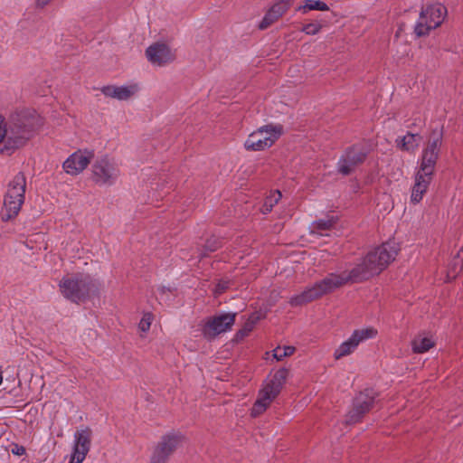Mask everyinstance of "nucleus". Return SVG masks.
I'll list each match as a JSON object with an SVG mask.
<instances>
[{
	"label": "nucleus",
	"mask_w": 463,
	"mask_h": 463,
	"mask_svg": "<svg viewBox=\"0 0 463 463\" xmlns=\"http://www.w3.org/2000/svg\"><path fill=\"white\" fill-rule=\"evenodd\" d=\"M398 251L394 242H386L355 257L349 269V281H363L380 274L395 260Z\"/></svg>",
	"instance_id": "obj_1"
},
{
	"label": "nucleus",
	"mask_w": 463,
	"mask_h": 463,
	"mask_svg": "<svg viewBox=\"0 0 463 463\" xmlns=\"http://www.w3.org/2000/svg\"><path fill=\"white\" fill-rule=\"evenodd\" d=\"M11 137L8 149H19L43 126V118L34 109H24L17 113L8 124Z\"/></svg>",
	"instance_id": "obj_2"
},
{
	"label": "nucleus",
	"mask_w": 463,
	"mask_h": 463,
	"mask_svg": "<svg viewBox=\"0 0 463 463\" xmlns=\"http://www.w3.org/2000/svg\"><path fill=\"white\" fill-rule=\"evenodd\" d=\"M59 287L64 298L79 303L89 296L97 294L99 289V282L86 274H71L63 277Z\"/></svg>",
	"instance_id": "obj_3"
},
{
	"label": "nucleus",
	"mask_w": 463,
	"mask_h": 463,
	"mask_svg": "<svg viewBox=\"0 0 463 463\" xmlns=\"http://www.w3.org/2000/svg\"><path fill=\"white\" fill-rule=\"evenodd\" d=\"M288 376V369L279 368L267 377L262 384V388L260 390L259 397L251 409L252 416H259L268 409L281 392Z\"/></svg>",
	"instance_id": "obj_4"
},
{
	"label": "nucleus",
	"mask_w": 463,
	"mask_h": 463,
	"mask_svg": "<svg viewBox=\"0 0 463 463\" xmlns=\"http://www.w3.org/2000/svg\"><path fill=\"white\" fill-rule=\"evenodd\" d=\"M347 281V277L343 273H331L320 281L307 288L299 294L293 296L289 303L291 306H301L311 302L326 294L331 293L342 287Z\"/></svg>",
	"instance_id": "obj_5"
},
{
	"label": "nucleus",
	"mask_w": 463,
	"mask_h": 463,
	"mask_svg": "<svg viewBox=\"0 0 463 463\" xmlns=\"http://www.w3.org/2000/svg\"><path fill=\"white\" fill-rule=\"evenodd\" d=\"M26 189L25 176L19 173L9 182L4 197L2 220L7 222L19 213L24 203Z\"/></svg>",
	"instance_id": "obj_6"
},
{
	"label": "nucleus",
	"mask_w": 463,
	"mask_h": 463,
	"mask_svg": "<svg viewBox=\"0 0 463 463\" xmlns=\"http://www.w3.org/2000/svg\"><path fill=\"white\" fill-rule=\"evenodd\" d=\"M282 134L281 125L267 124L252 131L245 139L243 146L247 151H264L271 147Z\"/></svg>",
	"instance_id": "obj_7"
},
{
	"label": "nucleus",
	"mask_w": 463,
	"mask_h": 463,
	"mask_svg": "<svg viewBox=\"0 0 463 463\" xmlns=\"http://www.w3.org/2000/svg\"><path fill=\"white\" fill-rule=\"evenodd\" d=\"M121 175L116 159L109 156H101L91 165V180L101 187L114 185Z\"/></svg>",
	"instance_id": "obj_8"
},
{
	"label": "nucleus",
	"mask_w": 463,
	"mask_h": 463,
	"mask_svg": "<svg viewBox=\"0 0 463 463\" xmlns=\"http://www.w3.org/2000/svg\"><path fill=\"white\" fill-rule=\"evenodd\" d=\"M446 6L439 3L428 5L422 7L419 19L414 27V33L418 37L425 36L441 25L447 16Z\"/></svg>",
	"instance_id": "obj_9"
},
{
	"label": "nucleus",
	"mask_w": 463,
	"mask_h": 463,
	"mask_svg": "<svg viewBox=\"0 0 463 463\" xmlns=\"http://www.w3.org/2000/svg\"><path fill=\"white\" fill-rule=\"evenodd\" d=\"M441 143L442 134L439 131H433L426 144V146L422 150L419 171L432 175L434 174Z\"/></svg>",
	"instance_id": "obj_10"
},
{
	"label": "nucleus",
	"mask_w": 463,
	"mask_h": 463,
	"mask_svg": "<svg viewBox=\"0 0 463 463\" xmlns=\"http://www.w3.org/2000/svg\"><path fill=\"white\" fill-rule=\"evenodd\" d=\"M146 57L151 65L164 67L175 60V52L165 42H156L146 49Z\"/></svg>",
	"instance_id": "obj_11"
},
{
	"label": "nucleus",
	"mask_w": 463,
	"mask_h": 463,
	"mask_svg": "<svg viewBox=\"0 0 463 463\" xmlns=\"http://www.w3.org/2000/svg\"><path fill=\"white\" fill-rule=\"evenodd\" d=\"M236 313H222L209 317L202 324L204 337L213 338L232 329L235 322Z\"/></svg>",
	"instance_id": "obj_12"
},
{
	"label": "nucleus",
	"mask_w": 463,
	"mask_h": 463,
	"mask_svg": "<svg viewBox=\"0 0 463 463\" xmlns=\"http://www.w3.org/2000/svg\"><path fill=\"white\" fill-rule=\"evenodd\" d=\"M92 432L89 428L77 430L74 433L72 451L69 463H82L90 449Z\"/></svg>",
	"instance_id": "obj_13"
},
{
	"label": "nucleus",
	"mask_w": 463,
	"mask_h": 463,
	"mask_svg": "<svg viewBox=\"0 0 463 463\" xmlns=\"http://www.w3.org/2000/svg\"><path fill=\"white\" fill-rule=\"evenodd\" d=\"M92 158V151L79 149L67 157L62 164V168L68 175H78L88 167Z\"/></svg>",
	"instance_id": "obj_14"
},
{
	"label": "nucleus",
	"mask_w": 463,
	"mask_h": 463,
	"mask_svg": "<svg viewBox=\"0 0 463 463\" xmlns=\"http://www.w3.org/2000/svg\"><path fill=\"white\" fill-rule=\"evenodd\" d=\"M376 392L373 389H366L355 396L353 409L349 411V422L358 421L360 418L368 412L374 402Z\"/></svg>",
	"instance_id": "obj_15"
},
{
	"label": "nucleus",
	"mask_w": 463,
	"mask_h": 463,
	"mask_svg": "<svg viewBox=\"0 0 463 463\" xmlns=\"http://www.w3.org/2000/svg\"><path fill=\"white\" fill-rule=\"evenodd\" d=\"M184 439V437L181 433H168L162 438L153 453L168 460L169 457L181 446Z\"/></svg>",
	"instance_id": "obj_16"
},
{
	"label": "nucleus",
	"mask_w": 463,
	"mask_h": 463,
	"mask_svg": "<svg viewBox=\"0 0 463 463\" xmlns=\"http://www.w3.org/2000/svg\"><path fill=\"white\" fill-rule=\"evenodd\" d=\"M139 84L132 82L120 86L108 85L101 89V92L108 98L124 101L134 97L139 91Z\"/></svg>",
	"instance_id": "obj_17"
},
{
	"label": "nucleus",
	"mask_w": 463,
	"mask_h": 463,
	"mask_svg": "<svg viewBox=\"0 0 463 463\" xmlns=\"http://www.w3.org/2000/svg\"><path fill=\"white\" fill-rule=\"evenodd\" d=\"M292 0H279L276 2L266 13L260 24V29H265L282 16L290 7Z\"/></svg>",
	"instance_id": "obj_18"
},
{
	"label": "nucleus",
	"mask_w": 463,
	"mask_h": 463,
	"mask_svg": "<svg viewBox=\"0 0 463 463\" xmlns=\"http://www.w3.org/2000/svg\"><path fill=\"white\" fill-rule=\"evenodd\" d=\"M432 174L423 173L422 171L417 172L415 176V183L412 187L411 195V200L412 203H417L421 201L432 180Z\"/></svg>",
	"instance_id": "obj_19"
},
{
	"label": "nucleus",
	"mask_w": 463,
	"mask_h": 463,
	"mask_svg": "<svg viewBox=\"0 0 463 463\" xmlns=\"http://www.w3.org/2000/svg\"><path fill=\"white\" fill-rule=\"evenodd\" d=\"M377 335V329L373 326L354 330L349 337V354H351L361 343L373 339Z\"/></svg>",
	"instance_id": "obj_20"
},
{
	"label": "nucleus",
	"mask_w": 463,
	"mask_h": 463,
	"mask_svg": "<svg viewBox=\"0 0 463 463\" xmlns=\"http://www.w3.org/2000/svg\"><path fill=\"white\" fill-rule=\"evenodd\" d=\"M335 222L334 217L315 221L309 225V232L314 237L329 236Z\"/></svg>",
	"instance_id": "obj_21"
},
{
	"label": "nucleus",
	"mask_w": 463,
	"mask_h": 463,
	"mask_svg": "<svg viewBox=\"0 0 463 463\" xmlns=\"http://www.w3.org/2000/svg\"><path fill=\"white\" fill-rule=\"evenodd\" d=\"M371 150V145L367 141L355 144L349 149V165H357L365 159Z\"/></svg>",
	"instance_id": "obj_22"
},
{
	"label": "nucleus",
	"mask_w": 463,
	"mask_h": 463,
	"mask_svg": "<svg viewBox=\"0 0 463 463\" xmlns=\"http://www.w3.org/2000/svg\"><path fill=\"white\" fill-rule=\"evenodd\" d=\"M421 140V137L418 134H412L408 132L403 137H399L396 139V146L399 149L403 151H414L420 142Z\"/></svg>",
	"instance_id": "obj_23"
},
{
	"label": "nucleus",
	"mask_w": 463,
	"mask_h": 463,
	"mask_svg": "<svg viewBox=\"0 0 463 463\" xmlns=\"http://www.w3.org/2000/svg\"><path fill=\"white\" fill-rule=\"evenodd\" d=\"M13 137L9 125L6 123L5 118L0 117V153L1 154H12L16 149H8V140Z\"/></svg>",
	"instance_id": "obj_24"
},
{
	"label": "nucleus",
	"mask_w": 463,
	"mask_h": 463,
	"mask_svg": "<svg viewBox=\"0 0 463 463\" xmlns=\"http://www.w3.org/2000/svg\"><path fill=\"white\" fill-rule=\"evenodd\" d=\"M434 344V340L430 335L420 334L412 340L411 346L414 353L423 354L433 347Z\"/></svg>",
	"instance_id": "obj_25"
},
{
	"label": "nucleus",
	"mask_w": 463,
	"mask_h": 463,
	"mask_svg": "<svg viewBox=\"0 0 463 463\" xmlns=\"http://www.w3.org/2000/svg\"><path fill=\"white\" fill-rule=\"evenodd\" d=\"M312 10L328 11L329 6L325 2L320 0H306L304 5H301L297 8L298 12L304 14Z\"/></svg>",
	"instance_id": "obj_26"
},
{
	"label": "nucleus",
	"mask_w": 463,
	"mask_h": 463,
	"mask_svg": "<svg viewBox=\"0 0 463 463\" xmlns=\"http://www.w3.org/2000/svg\"><path fill=\"white\" fill-rule=\"evenodd\" d=\"M463 270V249L458 252V256L452 260L449 269L448 280L454 279L459 272Z\"/></svg>",
	"instance_id": "obj_27"
},
{
	"label": "nucleus",
	"mask_w": 463,
	"mask_h": 463,
	"mask_svg": "<svg viewBox=\"0 0 463 463\" xmlns=\"http://www.w3.org/2000/svg\"><path fill=\"white\" fill-rule=\"evenodd\" d=\"M280 199L281 194L279 191L271 192L269 195L266 197L261 212L263 213H269L272 210L273 206L277 204Z\"/></svg>",
	"instance_id": "obj_28"
},
{
	"label": "nucleus",
	"mask_w": 463,
	"mask_h": 463,
	"mask_svg": "<svg viewBox=\"0 0 463 463\" xmlns=\"http://www.w3.org/2000/svg\"><path fill=\"white\" fill-rule=\"evenodd\" d=\"M154 317L150 312L144 313L138 323L139 331L143 334H146L150 329Z\"/></svg>",
	"instance_id": "obj_29"
},
{
	"label": "nucleus",
	"mask_w": 463,
	"mask_h": 463,
	"mask_svg": "<svg viewBox=\"0 0 463 463\" xmlns=\"http://www.w3.org/2000/svg\"><path fill=\"white\" fill-rule=\"evenodd\" d=\"M294 351L293 346H278L273 350V357L277 361H281L283 358L293 354Z\"/></svg>",
	"instance_id": "obj_30"
},
{
	"label": "nucleus",
	"mask_w": 463,
	"mask_h": 463,
	"mask_svg": "<svg viewBox=\"0 0 463 463\" xmlns=\"http://www.w3.org/2000/svg\"><path fill=\"white\" fill-rule=\"evenodd\" d=\"M260 319L259 316L252 315L249 321L245 324L243 328H241L238 333L237 335L240 337L246 336L253 328L255 323Z\"/></svg>",
	"instance_id": "obj_31"
},
{
	"label": "nucleus",
	"mask_w": 463,
	"mask_h": 463,
	"mask_svg": "<svg viewBox=\"0 0 463 463\" xmlns=\"http://www.w3.org/2000/svg\"><path fill=\"white\" fill-rule=\"evenodd\" d=\"M322 29V24L320 23H309L303 26L302 32L307 35H316Z\"/></svg>",
	"instance_id": "obj_32"
},
{
	"label": "nucleus",
	"mask_w": 463,
	"mask_h": 463,
	"mask_svg": "<svg viewBox=\"0 0 463 463\" xmlns=\"http://www.w3.org/2000/svg\"><path fill=\"white\" fill-rule=\"evenodd\" d=\"M345 354H347V342L345 341L341 344V345L339 346V348L337 350H335V359H339L343 356H345Z\"/></svg>",
	"instance_id": "obj_33"
},
{
	"label": "nucleus",
	"mask_w": 463,
	"mask_h": 463,
	"mask_svg": "<svg viewBox=\"0 0 463 463\" xmlns=\"http://www.w3.org/2000/svg\"><path fill=\"white\" fill-rule=\"evenodd\" d=\"M11 451L14 455H16V456H23L25 454L24 447L17 445V444L13 446Z\"/></svg>",
	"instance_id": "obj_34"
},
{
	"label": "nucleus",
	"mask_w": 463,
	"mask_h": 463,
	"mask_svg": "<svg viewBox=\"0 0 463 463\" xmlns=\"http://www.w3.org/2000/svg\"><path fill=\"white\" fill-rule=\"evenodd\" d=\"M148 463H167V460L152 453Z\"/></svg>",
	"instance_id": "obj_35"
},
{
	"label": "nucleus",
	"mask_w": 463,
	"mask_h": 463,
	"mask_svg": "<svg viewBox=\"0 0 463 463\" xmlns=\"http://www.w3.org/2000/svg\"><path fill=\"white\" fill-rule=\"evenodd\" d=\"M52 0H36V5L39 7L47 5Z\"/></svg>",
	"instance_id": "obj_36"
},
{
	"label": "nucleus",
	"mask_w": 463,
	"mask_h": 463,
	"mask_svg": "<svg viewBox=\"0 0 463 463\" xmlns=\"http://www.w3.org/2000/svg\"><path fill=\"white\" fill-rule=\"evenodd\" d=\"M339 170L341 173H343L344 175L347 174V165L344 164H342L339 167Z\"/></svg>",
	"instance_id": "obj_37"
},
{
	"label": "nucleus",
	"mask_w": 463,
	"mask_h": 463,
	"mask_svg": "<svg viewBox=\"0 0 463 463\" xmlns=\"http://www.w3.org/2000/svg\"><path fill=\"white\" fill-rule=\"evenodd\" d=\"M36 237H37L38 239H41L42 241H43V239H44V236H43V235H42V234H37V235H36Z\"/></svg>",
	"instance_id": "obj_38"
},
{
	"label": "nucleus",
	"mask_w": 463,
	"mask_h": 463,
	"mask_svg": "<svg viewBox=\"0 0 463 463\" xmlns=\"http://www.w3.org/2000/svg\"><path fill=\"white\" fill-rule=\"evenodd\" d=\"M43 249H45L46 247L45 246H43ZM42 249V246H39L36 248V250H41Z\"/></svg>",
	"instance_id": "obj_39"
}]
</instances>
